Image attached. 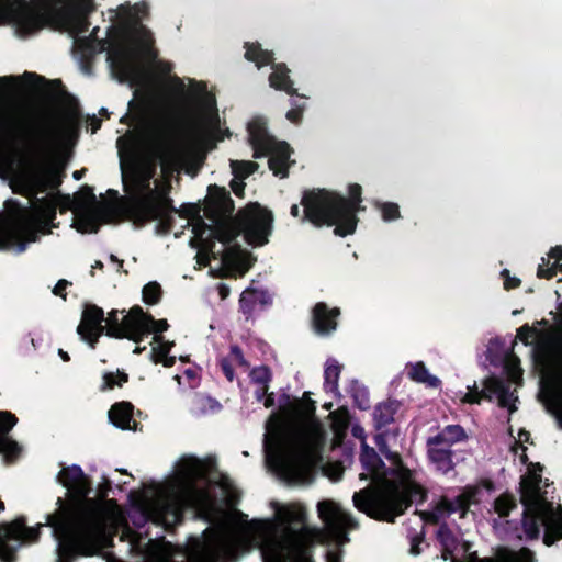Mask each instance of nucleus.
Returning <instances> with one entry per match:
<instances>
[{"instance_id":"nucleus-33","label":"nucleus","mask_w":562,"mask_h":562,"mask_svg":"<svg viewBox=\"0 0 562 562\" xmlns=\"http://www.w3.org/2000/svg\"><path fill=\"white\" fill-rule=\"evenodd\" d=\"M341 366L337 360L329 358L326 361L324 370V387L327 392L338 393V379L341 372Z\"/></svg>"},{"instance_id":"nucleus-2","label":"nucleus","mask_w":562,"mask_h":562,"mask_svg":"<svg viewBox=\"0 0 562 562\" xmlns=\"http://www.w3.org/2000/svg\"><path fill=\"white\" fill-rule=\"evenodd\" d=\"M57 482L71 491L78 498L71 505L57 499L58 509L47 516V525L53 528L57 541L56 562H71L78 555H94L99 551L103 536L100 510L89 494L92 482L81 467H64L57 474Z\"/></svg>"},{"instance_id":"nucleus-4","label":"nucleus","mask_w":562,"mask_h":562,"mask_svg":"<svg viewBox=\"0 0 562 562\" xmlns=\"http://www.w3.org/2000/svg\"><path fill=\"white\" fill-rule=\"evenodd\" d=\"M134 98L128 101V112L121 119V123L132 126L116 140L121 158L122 173H125V160L133 164L140 150L145 149L153 155V160L139 170L140 186L147 194L155 191L150 180L156 176L158 164L162 168L172 169L179 159L177 148V132L169 117L149 101L137 102Z\"/></svg>"},{"instance_id":"nucleus-32","label":"nucleus","mask_w":562,"mask_h":562,"mask_svg":"<svg viewBox=\"0 0 562 562\" xmlns=\"http://www.w3.org/2000/svg\"><path fill=\"white\" fill-rule=\"evenodd\" d=\"M102 214L95 210L87 207L80 215H78L75 224L79 233H98L101 226Z\"/></svg>"},{"instance_id":"nucleus-23","label":"nucleus","mask_w":562,"mask_h":562,"mask_svg":"<svg viewBox=\"0 0 562 562\" xmlns=\"http://www.w3.org/2000/svg\"><path fill=\"white\" fill-rule=\"evenodd\" d=\"M134 406L128 402H119L109 411L110 422L121 429H136L137 423L133 420Z\"/></svg>"},{"instance_id":"nucleus-52","label":"nucleus","mask_w":562,"mask_h":562,"mask_svg":"<svg viewBox=\"0 0 562 562\" xmlns=\"http://www.w3.org/2000/svg\"><path fill=\"white\" fill-rule=\"evenodd\" d=\"M502 274L505 277L504 288L506 290H513L520 285V283H521L520 279H518L516 277H510L509 271L507 269H504Z\"/></svg>"},{"instance_id":"nucleus-36","label":"nucleus","mask_w":562,"mask_h":562,"mask_svg":"<svg viewBox=\"0 0 562 562\" xmlns=\"http://www.w3.org/2000/svg\"><path fill=\"white\" fill-rule=\"evenodd\" d=\"M317 508L319 517L328 527L335 528L344 522L342 516L334 508L329 501L319 502Z\"/></svg>"},{"instance_id":"nucleus-64","label":"nucleus","mask_w":562,"mask_h":562,"mask_svg":"<svg viewBox=\"0 0 562 562\" xmlns=\"http://www.w3.org/2000/svg\"><path fill=\"white\" fill-rule=\"evenodd\" d=\"M547 521H562V506L559 505L552 516L547 518Z\"/></svg>"},{"instance_id":"nucleus-11","label":"nucleus","mask_w":562,"mask_h":562,"mask_svg":"<svg viewBox=\"0 0 562 562\" xmlns=\"http://www.w3.org/2000/svg\"><path fill=\"white\" fill-rule=\"evenodd\" d=\"M248 142L254 149V158L269 156L268 165L273 175L288 177V168L292 149L286 142H279L268 133L263 119H254L247 124Z\"/></svg>"},{"instance_id":"nucleus-10","label":"nucleus","mask_w":562,"mask_h":562,"mask_svg":"<svg viewBox=\"0 0 562 562\" xmlns=\"http://www.w3.org/2000/svg\"><path fill=\"white\" fill-rule=\"evenodd\" d=\"M307 528H285L282 537H270L260 548L262 562H311L308 550L314 547Z\"/></svg>"},{"instance_id":"nucleus-38","label":"nucleus","mask_w":562,"mask_h":562,"mask_svg":"<svg viewBox=\"0 0 562 562\" xmlns=\"http://www.w3.org/2000/svg\"><path fill=\"white\" fill-rule=\"evenodd\" d=\"M562 540V521H547L542 541L547 547L555 544Z\"/></svg>"},{"instance_id":"nucleus-48","label":"nucleus","mask_w":562,"mask_h":562,"mask_svg":"<svg viewBox=\"0 0 562 562\" xmlns=\"http://www.w3.org/2000/svg\"><path fill=\"white\" fill-rule=\"evenodd\" d=\"M386 401L380 402L373 411V425L376 430H381L386 425Z\"/></svg>"},{"instance_id":"nucleus-14","label":"nucleus","mask_w":562,"mask_h":562,"mask_svg":"<svg viewBox=\"0 0 562 562\" xmlns=\"http://www.w3.org/2000/svg\"><path fill=\"white\" fill-rule=\"evenodd\" d=\"M546 522L547 518L540 504H536L524 505L520 525L515 520L505 519L502 526L509 538L533 541L540 538L541 527L546 526Z\"/></svg>"},{"instance_id":"nucleus-61","label":"nucleus","mask_w":562,"mask_h":562,"mask_svg":"<svg viewBox=\"0 0 562 562\" xmlns=\"http://www.w3.org/2000/svg\"><path fill=\"white\" fill-rule=\"evenodd\" d=\"M400 207L396 203L389 202V222L400 218Z\"/></svg>"},{"instance_id":"nucleus-46","label":"nucleus","mask_w":562,"mask_h":562,"mask_svg":"<svg viewBox=\"0 0 562 562\" xmlns=\"http://www.w3.org/2000/svg\"><path fill=\"white\" fill-rule=\"evenodd\" d=\"M498 406L502 408H508L509 414H513L515 411H517V407L515 404L512 403L513 400H517V397H514L513 393H510V384H508L504 392H501L498 395Z\"/></svg>"},{"instance_id":"nucleus-51","label":"nucleus","mask_w":562,"mask_h":562,"mask_svg":"<svg viewBox=\"0 0 562 562\" xmlns=\"http://www.w3.org/2000/svg\"><path fill=\"white\" fill-rule=\"evenodd\" d=\"M305 519V514L301 510H286L284 514V520L288 524H303Z\"/></svg>"},{"instance_id":"nucleus-55","label":"nucleus","mask_w":562,"mask_h":562,"mask_svg":"<svg viewBox=\"0 0 562 562\" xmlns=\"http://www.w3.org/2000/svg\"><path fill=\"white\" fill-rule=\"evenodd\" d=\"M424 541V535H416L414 536L412 539H411V548H409V552L413 554V555H418L420 554L422 552V548H420V544L423 543Z\"/></svg>"},{"instance_id":"nucleus-60","label":"nucleus","mask_w":562,"mask_h":562,"mask_svg":"<svg viewBox=\"0 0 562 562\" xmlns=\"http://www.w3.org/2000/svg\"><path fill=\"white\" fill-rule=\"evenodd\" d=\"M351 434L355 438L360 439L361 443L366 442V431L362 426L353 425L351 428Z\"/></svg>"},{"instance_id":"nucleus-41","label":"nucleus","mask_w":562,"mask_h":562,"mask_svg":"<svg viewBox=\"0 0 562 562\" xmlns=\"http://www.w3.org/2000/svg\"><path fill=\"white\" fill-rule=\"evenodd\" d=\"M509 383L504 381L501 378L497 376H488L483 381V391H486L487 394H490L492 397L494 395H498L501 392H504V389Z\"/></svg>"},{"instance_id":"nucleus-53","label":"nucleus","mask_w":562,"mask_h":562,"mask_svg":"<svg viewBox=\"0 0 562 562\" xmlns=\"http://www.w3.org/2000/svg\"><path fill=\"white\" fill-rule=\"evenodd\" d=\"M220 367H221L224 375L226 376V379L229 382H232L235 378V373H234V369L231 364V361L227 358H222L220 360Z\"/></svg>"},{"instance_id":"nucleus-50","label":"nucleus","mask_w":562,"mask_h":562,"mask_svg":"<svg viewBox=\"0 0 562 562\" xmlns=\"http://www.w3.org/2000/svg\"><path fill=\"white\" fill-rule=\"evenodd\" d=\"M119 380L115 381V375L112 372H108L103 375L104 385L102 389H112L115 384L122 386L123 383L127 382L128 375L124 372H119Z\"/></svg>"},{"instance_id":"nucleus-43","label":"nucleus","mask_w":562,"mask_h":562,"mask_svg":"<svg viewBox=\"0 0 562 562\" xmlns=\"http://www.w3.org/2000/svg\"><path fill=\"white\" fill-rule=\"evenodd\" d=\"M472 496V493L463 492L459 494L454 499H451L453 514L459 512L462 518L465 517L471 505Z\"/></svg>"},{"instance_id":"nucleus-29","label":"nucleus","mask_w":562,"mask_h":562,"mask_svg":"<svg viewBox=\"0 0 562 562\" xmlns=\"http://www.w3.org/2000/svg\"><path fill=\"white\" fill-rule=\"evenodd\" d=\"M453 514L451 499L441 496L430 510L420 512L422 519L429 525H438L441 519Z\"/></svg>"},{"instance_id":"nucleus-8","label":"nucleus","mask_w":562,"mask_h":562,"mask_svg":"<svg viewBox=\"0 0 562 562\" xmlns=\"http://www.w3.org/2000/svg\"><path fill=\"white\" fill-rule=\"evenodd\" d=\"M179 468L172 486L164 493L158 503L160 515L165 519L171 517L177 524L182 521L184 510L194 501L195 481L205 476V467L196 457H183L179 461Z\"/></svg>"},{"instance_id":"nucleus-6","label":"nucleus","mask_w":562,"mask_h":562,"mask_svg":"<svg viewBox=\"0 0 562 562\" xmlns=\"http://www.w3.org/2000/svg\"><path fill=\"white\" fill-rule=\"evenodd\" d=\"M153 42L151 31L138 22L123 30L106 54L112 77L131 88L138 86L142 81L139 57L143 46Z\"/></svg>"},{"instance_id":"nucleus-27","label":"nucleus","mask_w":562,"mask_h":562,"mask_svg":"<svg viewBox=\"0 0 562 562\" xmlns=\"http://www.w3.org/2000/svg\"><path fill=\"white\" fill-rule=\"evenodd\" d=\"M541 475L533 473L522 476L520 482V503L522 505H536L540 492Z\"/></svg>"},{"instance_id":"nucleus-42","label":"nucleus","mask_w":562,"mask_h":562,"mask_svg":"<svg viewBox=\"0 0 562 562\" xmlns=\"http://www.w3.org/2000/svg\"><path fill=\"white\" fill-rule=\"evenodd\" d=\"M161 286L159 283L153 281L147 283L143 289V300L147 304H157L161 297Z\"/></svg>"},{"instance_id":"nucleus-13","label":"nucleus","mask_w":562,"mask_h":562,"mask_svg":"<svg viewBox=\"0 0 562 562\" xmlns=\"http://www.w3.org/2000/svg\"><path fill=\"white\" fill-rule=\"evenodd\" d=\"M245 58L256 63L257 67L260 68L263 65H272L273 71L269 76V85L276 90H283L291 97H297L304 99L305 95L299 94L297 90L293 88V81L290 79V69L285 64H273V53L265 50L257 44L245 43Z\"/></svg>"},{"instance_id":"nucleus-26","label":"nucleus","mask_w":562,"mask_h":562,"mask_svg":"<svg viewBox=\"0 0 562 562\" xmlns=\"http://www.w3.org/2000/svg\"><path fill=\"white\" fill-rule=\"evenodd\" d=\"M98 31L99 27H94L89 36L77 40L76 47L80 52L82 59L93 58L95 55L106 49L108 42L105 40H98Z\"/></svg>"},{"instance_id":"nucleus-35","label":"nucleus","mask_w":562,"mask_h":562,"mask_svg":"<svg viewBox=\"0 0 562 562\" xmlns=\"http://www.w3.org/2000/svg\"><path fill=\"white\" fill-rule=\"evenodd\" d=\"M347 392L353 400V404L360 409L369 408V392L358 380H351Z\"/></svg>"},{"instance_id":"nucleus-12","label":"nucleus","mask_w":562,"mask_h":562,"mask_svg":"<svg viewBox=\"0 0 562 562\" xmlns=\"http://www.w3.org/2000/svg\"><path fill=\"white\" fill-rule=\"evenodd\" d=\"M29 528L24 517L0 524V562H15L16 552L25 542H36L42 528Z\"/></svg>"},{"instance_id":"nucleus-62","label":"nucleus","mask_w":562,"mask_h":562,"mask_svg":"<svg viewBox=\"0 0 562 562\" xmlns=\"http://www.w3.org/2000/svg\"><path fill=\"white\" fill-rule=\"evenodd\" d=\"M103 322H100V325H94L89 330H92L94 333V336H98V338L102 335H106L108 326L102 324Z\"/></svg>"},{"instance_id":"nucleus-47","label":"nucleus","mask_w":562,"mask_h":562,"mask_svg":"<svg viewBox=\"0 0 562 562\" xmlns=\"http://www.w3.org/2000/svg\"><path fill=\"white\" fill-rule=\"evenodd\" d=\"M205 110L207 111V121L212 128L216 130L220 127V116L216 109V103L213 98L205 100Z\"/></svg>"},{"instance_id":"nucleus-31","label":"nucleus","mask_w":562,"mask_h":562,"mask_svg":"<svg viewBox=\"0 0 562 562\" xmlns=\"http://www.w3.org/2000/svg\"><path fill=\"white\" fill-rule=\"evenodd\" d=\"M407 375L412 381L425 384L431 389H437L441 385V381L437 376L429 373L423 361L409 364L407 367Z\"/></svg>"},{"instance_id":"nucleus-28","label":"nucleus","mask_w":562,"mask_h":562,"mask_svg":"<svg viewBox=\"0 0 562 562\" xmlns=\"http://www.w3.org/2000/svg\"><path fill=\"white\" fill-rule=\"evenodd\" d=\"M104 321L103 310L94 304H88L83 310L81 323L77 327V334L82 340H87L89 328Z\"/></svg>"},{"instance_id":"nucleus-22","label":"nucleus","mask_w":562,"mask_h":562,"mask_svg":"<svg viewBox=\"0 0 562 562\" xmlns=\"http://www.w3.org/2000/svg\"><path fill=\"white\" fill-rule=\"evenodd\" d=\"M20 233L8 227L0 228V250L14 249L16 254H22L26 250L29 243H35L40 239L36 232H30L26 240L18 241Z\"/></svg>"},{"instance_id":"nucleus-39","label":"nucleus","mask_w":562,"mask_h":562,"mask_svg":"<svg viewBox=\"0 0 562 562\" xmlns=\"http://www.w3.org/2000/svg\"><path fill=\"white\" fill-rule=\"evenodd\" d=\"M124 311L120 312L119 310H112L110 313H109V316L108 318L105 319L106 321V326H108V329H106V336L109 337H113V338H116V339H123L126 334L124 331H122V328H120V318H119V314L120 313H123Z\"/></svg>"},{"instance_id":"nucleus-21","label":"nucleus","mask_w":562,"mask_h":562,"mask_svg":"<svg viewBox=\"0 0 562 562\" xmlns=\"http://www.w3.org/2000/svg\"><path fill=\"white\" fill-rule=\"evenodd\" d=\"M271 304L272 296L267 290L247 289L239 299V310L247 318L252 316L257 305L265 308Z\"/></svg>"},{"instance_id":"nucleus-7","label":"nucleus","mask_w":562,"mask_h":562,"mask_svg":"<svg viewBox=\"0 0 562 562\" xmlns=\"http://www.w3.org/2000/svg\"><path fill=\"white\" fill-rule=\"evenodd\" d=\"M360 462L367 473L360 480H371V484L353 494L355 506L369 517L386 521V470L382 458L367 442H362Z\"/></svg>"},{"instance_id":"nucleus-58","label":"nucleus","mask_w":562,"mask_h":562,"mask_svg":"<svg viewBox=\"0 0 562 562\" xmlns=\"http://www.w3.org/2000/svg\"><path fill=\"white\" fill-rule=\"evenodd\" d=\"M69 284H70V282H68V281H67V280H65V279L59 280V281L56 283L55 288L53 289V293H54L55 295H57V296H60V297H63V299H66V292H65V290H66V288H67Z\"/></svg>"},{"instance_id":"nucleus-9","label":"nucleus","mask_w":562,"mask_h":562,"mask_svg":"<svg viewBox=\"0 0 562 562\" xmlns=\"http://www.w3.org/2000/svg\"><path fill=\"white\" fill-rule=\"evenodd\" d=\"M428 492L414 477V471L398 452L389 450V522L403 515L413 504H422Z\"/></svg>"},{"instance_id":"nucleus-63","label":"nucleus","mask_w":562,"mask_h":562,"mask_svg":"<svg viewBox=\"0 0 562 562\" xmlns=\"http://www.w3.org/2000/svg\"><path fill=\"white\" fill-rule=\"evenodd\" d=\"M268 389L269 386L259 385V387L255 391V398L258 402H262L267 395Z\"/></svg>"},{"instance_id":"nucleus-24","label":"nucleus","mask_w":562,"mask_h":562,"mask_svg":"<svg viewBox=\"0 0 562 562\" xmlns=\"http://www.w3.org/2000/svg\"><path fill=\"white\" fill-rule=\"evenodd\" d=\"M430 445L451 448L453 445L465 441L468 435L461 425H448L435 436L427 438Z\"/></svg>"},{"instance_id":"nucleus-20","label":"nucleus","mask_w":562,"mask_h":562,"mask_svg":"<svg viewBox=\"0 0 562 562\" xmlns=\"http://www.w3.org/2000/svg\"><path fill=\"white\" fill-rule=\"evenodd\" d=\"M426 456L429 463L441 474H448L454 470V451L451 448L430 445V440L426 439Z\"/></svg>"},{"instance_id":"nucleus-54","label":"nucleus","mask_w":562,"mask_h":562,"mask_svg":"<svg viewBox=\"0 0 562 562\" xmlns=\"http://www.w3.org/2000/svg\"><path fill=\"white\" fill-rule=\"evenodd\" d=\"M231 356L234 358L235 361L238 362L239 366L248 367V362L244 358L243 350L239 346H237V345L231 346Z\"/></svg>"},{"instance_id":"nucleus-17","label":"nucleus","mask_w":562,"mask_h":562,"mask_svg":"<svg viewBox=\"0 0 562 562\" xmlns=\"http://www.w3.org/2000/svg\"><path fill=\"white\" fill-rule=\"evenodd\" d=\"M16 423L18 418L15 415L8 411L0 412V453L10 461L16 459L21 452L20 445L8 437V434Z\"/></svg>"},{"instance_id":"nucleus-25","label":"nucleus","mask_w":562,"mask_h":562,"mask_svg":"<svg viewBox=\"0 0 562 562\" xmlns=\"http://www.w3.org/2000/svg\"><path fill=\"white\" fill-rule=\"evenodd\" d=\"M562 272V245L551 247L548 258H542V263L538 266L537 277L540 279H552L557 272Z\"/></svg>"},{"instance_id":"nucleus-18","label":"nucleus","mask_w":562,"mask_h":562,"mask_svg":"<svg viewBox=\"0 0 562 562\" xmlns=\"http://www.w3.org/2000/svg\"><path fill=\"white\" fill-rule=\"evenodd\" d=\"M340 314L339 308L329 310L324 302L316 303L312 310V325L318 335H329L336 330V317Z\"/></svg>"},{"instance_id":"nucleus-49","label":"nucleus","mask_w":562,"mask_h":562,"mask_svg":"<svg viewBox=\"0 0 562 562\" xmlns=\"http://www.w3.org/2000/svg\"><path fill=\"white\" fill-rule=\"evenodd\" d=\"M538 335H540V331L528 324H525L517 329V337L525 346L531 345L530 339Z\"/></svg>"},{"instance_id":"nucleus-59","label":"nucleus","mask_w":562,"mask_h":562,"mask_svg":"<svg viewBox=\"0 0 562 562\" xmlns=\"http://www.w3.org/2000/svg\"><path fill=\"white\" fill-rule=\"evenodd\" d=\"M302 115H303V111L301 110H297V109H291L286 112L285 114V117L294 123V124H300L301 123V120H302Z\"/></svg>"},{"instance_id":"nucleus-56","label":"nucleus","mask_w":562,"mask_h":562,"mask_svg":"<svg viewBox=\"0 0 562 562\" xmlns=\"http://www.w3.org/2000/svg\"><path fill=\"white\" fill-rule=\"evenodd\" d=\"M374 441L380 452L386 457V431L378 432L374 436Z\"/></svg>"},{"instance_id":"nucleus-3","label":"nucleus","mask_w":562,"mask_h":562,"mask_svg":"<svg viewBox=\"0 0 562 562\" xmlns=\"http://www.w3.org/2000/svg\"><path fill=\"white\" fill-rule=\"evenodd\" d=\"M234 201L228 192H221L213 205L206 211V224L202 218L193 231L202 239L203 248L222 265H231L250 256L236 241L243 234L246 243L252 247L263 246L272 232L273 216L259 204H250L240 210L236 216Z\"/></svg>"},{"instance_id":"nucleus-15","label":"nucleus","mask_w":562,"mask_h":562,"mask_svg":"<svg viewBox=\"0 0 562 562\" xmlns=\"http://www.w3.org/2000/svg\"><path fill=\"white\" fill-rule=\"evenodd\" d=\"M176 212L177 209L175 207L172 200L167 195H160L157 190L147 194L130 211L131 220L139 227Z\"/></svg>"},{"instance_id":"nucleus-34","label":"nucleus","mask_w":562,"mask_h":562,"mask_svg":"<svg viewBox=\"0 0 562 562\" xmlns=\"http://www.w3.org/2000/svg\"><path fill=\"white\" fill-rule=\"evenodd\" d=\"M493 508L499 518H507L512 510L517 508V499L513 494L505 492L495 498Z\"/></svg>"},{"instance_id":"nucleus-37","label":"nucleus","mask_w":562,"mask_h":562,"mask_svg":"<svg viewBox=\"0 0 562 562\" xmlns=\"http://www.w3.org/2000/svg\"><path fill=\"white\" fill-rule=\"evenodd\" d=\"M229 165L233 175L239 180L247 178L259 168L257 162L247 160H231Z\"/></svg>"},{"instance_id":"nucleus-1","label":"nucleus","mask_w":562,"mask_h":562,"mask_svg":"<svg viewBox=\"0 0 562 562\" xmlns=\"http://www.w3.org/2000/svg\"><path fill=\"white\" fill-rule=\"evenodd\" d=\"M57 133L48 119L26 108H13L0 115V145L24 168L23 188L35 195L45 190L49 176V154L57 142ZM34 204L46 220H54L56 205L47 198L34 196Z\"/></svg>"},{"instance_id":"nucleus-19","label":"nucleus","mask_w":562,"mask_h":562,"mask_svg":"<svg viewBox=\"0 0 562 562\" xmlns=\"http://www.w3.org/2000/svg\"><path fill=\"white\" fill-rule=\"evenodd\" d=\"M251 547V540H225L220 546V552L209 553L203 562H236L239 555L250 551Z\"/></svg>"},{"instance_id":"nucleus-30","label":"nucleus","mask_w":562,"mask_h":562,"mask_svg":"<svg viewBox=\"0 0 562 562\" xmlns=\"http://www.w3.org/2000/svg\"><path fill=\"white\" fill-rule=\"evenodd\" d=\"M557 341L552 337H546L539 341L533 349L535 361L543 367L550 368L554 364V352Z\"/></svg>"},{"instance_id":"nucleus-44","label":"nucleus","mask_w":562,"mask_h":562,"mask_svg":"<svg viewBox=\"0 0 562 562\" xmlns=\"http://www.w3.org/2000/svg\"><path fill=\"white\" fill-rule=\"evenodd\" d=\"M437 539L445 547V551H449L450 547H456L457 543V539L447 524H442L438 528Z\"/></svg>"},{"instance_id":"nucleus-16","label":"nucleus","mask_w":562,"mask_h":562,"mask_svg":"<svg viewBox=\"0 0 562 562\" xmlns=\"http://www.w3.org/2000/svg\"><path fill=\"white\" fill-rule=\"evenodd\" d=\"M150 322H154V317L146 314L140 306L135 305L120 321L119 327L126 334L124 338L139 342L144 336L150 334Z\"/></svg>"},{"instance_id":"nucleus-40","label":"nucleus","mask_w":562,"mask_h":562,"mask_svg":"<svg viewBox=\"0 0 562 562\" xmlns=\"http://www.w3.org/2000/svg\"><path fill=\"white\" fill-rule=\"evenodd\" d=\"M249 376L252 383L268 386L272 380V372L268 366H259L250 371Z\"/></svg>"},{"instance_id":"nucleus-5","label":"nucleus","mask_w":562,"mask_h":562,"mask_svg":"<svg viewBox=\"0 0 562 562\" xmlns=\"http://www.w3.org/2000/svg\"><path fill=\"white\" fill-rule=\"evenodd\" d=\"M349 194L352 201L344 195L327 190L304 191L301 204L303 216L301 222H310L316 227L323 225H336L334 234L345 237L356 231V213L363 210L361 202V186H349Z\"/></svg>"},{"instance_id":"nucleus-57","label":"nucleus","mask_w":562,"mask_h":562,"mask_svg":"<svg viewBox=\"0 0 562 562\" xmlns=\"http://www.w3.org/2000/svg\"><path fill=\"white\" fill-rule=\"evenodd\" d=\"M150 334L154 331V333H162V331H166L169 327L168 323L166 319H159V321H156L154 318V322H150Z\"/></svg>"},{"instance_id":"nucleus-45","label":"nucleus","mask_w":562,"mask_h":562,"mask_svg":"<svg viewBox=\"0 0 562 562\" xmlns=\"http://www.w3.org/2000/svg\"><path fill=\"white\" fill-rule=\"evenodd\" d=\"M469 391L465 394L463 402L469 404H480L482 400L492 401V396L486 391L479 390L476 383L468 387Z\"/></svg>"}]
</instances>
